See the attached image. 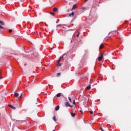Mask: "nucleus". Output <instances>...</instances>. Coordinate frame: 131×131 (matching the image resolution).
Returning <instances> with one entry per match:
<instances>
[{
  "mask_svg": "<svg viewBox=\"0 0 131 131\" xmlns=\"http://www.w3.org/2000/svg\"><path fill=\"white\" fill-rule=\"evenodd\" d=\"M14 96L16 97H19V93H15L14 94Z\"/></svg>",
  "mask_w": 131,
  "mask_h": 131,
  "instance_id": "obj_11",
  "label": "nucleus"
},
{
  "mask_svg": "<svg viewBox=\"0 0 131 131\" xmlns=\"http://www.w3.org/2000/svg\"><path fill=\"white\" fill-rule=\"evenodd\" d=\"M73 105H75V100H73Z\"/></svg>",
  "mask_w": 131,
  "mask_h": 131,
  "instance_id": "obj_21",
  "label": "nucleus"
},
{
  "mask_svg": "<svg viewBox=\"0 0 131 131\" xmlns=\"http://www.w3.org/2000/svg\"><path fill=\"white\" fill-rule=\"evenodd\" d=\"M104 48V44H101L99 47V50H102Z\"/></svg>",
  "mask_w": 131,
  "mask_h": 131,
  "instance_id": "obj_7",
  "label": "nucleus"
},
{
  "mask_svg": "<svg viewBox=\"0 0 131 131\" xmlns=\"http://www.w3.org/2000/svg\"><path fill=\"white\" fill-rule=\"evenodd\" d=\"M0 24H1V25H5V22H4L3 21L0 20Z\"/></svg>",
  "mask_w": 131,
  "mask_h": 131,
  "instance_id": "obj_10",
  "label": "nucleus"
},
{
  "mask_svg": "<svg viewBox=\"0 0 131 131\" xmlns=\"http://www.w3.org/2000/svg\"><path fill=\"white\" fill-rule=\"evenodd\" d=\"M77 8V5H76V4H75L73 6L72 10H74V9H76Z\"/></svg>",
  "mask_w": 131,
  "mask_h": 131,
  "instance_id": "obj_5",
  "label": "nucleus"
},
{
  "mask_svg": "<svg viewBox=\"0 0 131 131\" xmlns=\"http://www.w3.org/2000/svg\"><path fill=\"white\" fill-rule=\"evenodd\" d=\"M80 33H78L77 34V37H78V36H79V34H80Z\"/></svg>",
  "mask_w": 131,
  "mask_h": 131,
  "instance_id": "obj_25",
  "label": "nucleus"
},
{
  "mask_svg": "<svg viewBox=\"0 0 131 131\" xmlns=\"http://www.w3.org/2000/svg\"><path fill=\"white\" fill-rule=\"evenodd\" d=\"M71 115H72V117H74V116H75V114L71 113Z\"/></svg>",
  "mask_w": 131,
  "mask_h": 131,
  "instance_id": "obj_18",
  "label": "nucleus"
},
{
  "mask_svg": "<svg viewBox=\"0 0 131 131\" xmlns=\"http://www.w3.org/2000/svg\"><path fill=\"white\" fill-rule=\"evenodd\" d=\"M57 11H58V9L56 7H54L53 8V12H57Z\"/></svg>",
  "mask_w": 131,
  "mask_h": 131,
  "instance_id": "obj_9",
  "label": "nucleus"
},
{
  "mask_svg": "<svg viewBox=\"0 0 131 131\" xmlns=\"http://www.w3.org/2000/svg\"><path fill=\"white\" fill-rule=\"evenodd\" d=\"M90 113H91V114H94V112H93V111H90Z\"/></svg>",
  "mask_w": 131,
  "mask_h": 131,
  "instance_id": "obj_24",
  "label": "nucleus"
},
{
  "mask_svg": "<svg viewBox=\"0 0 131 131\" xmlns=\"http://www.w3.org/2000/svg\"><path fill=\"white\" fill-rule=\"evenodd\" d=\"M61 95H62V94H61V93H59L57 94L56 95L57 98H60V97H61Z\"/></svg>",
  "mask_w": 131,
  "mask_h": 131,
  "instance_id": "obj_6",
  "label": "nucleus"
},
{
  "mask_svg": "<svg viewBox=\"0 0 131 131\" xmlns=\"http://www.w3.org/2000/svg\"><path fill=\"white\" fill-rule=\"evenodd\" d=\"M58 65L59 67L61 66V64L60 63V62H59V60H58Z\"/></svg>",
  "mask_w": 131,
  "mask_h": 131,
  "instance_id": "obj_19",
  "label": "nucleus"
},
{
  "mask_svg": "<svg viewBox=\"0 0 131 131\" xmlns=\"http://www.w3.org/2000/svg\"><path fill=\"white\" fill-rule=\"evenodd\" d=\"M46 34H47V33H45Z\"/></svg>",
  "mask_w": 131,
  "mask_h": 131,
  "instance_id": "obj_31",
  "label": "nucleus"
},
{
  "mask_svg": "<svg viewBox=\"0 0 131 131\" xmlns=\"http://www.w3.org/2000/svg\"><path fill=\"white\" fill-rule=\"evenodd\" d=\"M13 31V30H12V29H10L9 30V32L10 33H11V32H12Z\"/></svg>",
  "mask_w": 131,
  "mask_h": 131,
  "instance_id": "obj_20",
  "label": "nucleus"
},
{
  "mask_svg": "<svg viewBox=\"0 0 131 131\" xmlns=\"http://www.w3.org/2000/svg\"><path fill=\"white\" fill-rule=\"evenodd\" d=\"M61 76V73H58L57 74V77H59V76Z\"/></svg>",
  "mask_w": 131,
  "mask_h": 131,
  "instance_id": "obj_15",
  "label": "nucleus"
},
{
  "mask_svg": "<svg viewBox=\"0 0 131 131\" xmlns=\"http://www.w3.org/2000/svg\"><path fill=\"white\" fill-rule=\"evenodd\" d=\"M69 16H70V17H72V16H74V12H72L71 14H69Z\"/></svg>",
  "mask_w": 131,
  "mask_h": 131,
  "instance_id": "obj_12",
  "label": "nucleus"
},
{
  "mask_svg": "<svg viewBox=\"0 0 131 131\" xmlns=\"http://www.w3.org/2000/svg\"><path fill=\"white\" fill-rule=\"evenodd\" d=\"M50 14H51V15H53V16H54V13H50Z\"/></svg>",
  "mask_w": 131,
  "mask_h": 131,
  "instance_id": "obj_27",
  "label": "nucleus"
},
{
  "mask_svg": "<svg viewBox=\"0 0 131 131\" xmlns=\"http://www.w3.org/2000/svg\"><path fill=\"white\" fill-rule=\"evenodd\" d=\"M64 105H65L66 107H70L71 108H72V107H73V106L70 105V104H69L67 102L64 103Z\"/></svg>",
  "mask_w": 131,
  "mask_h": 131,
  "instance_id": "obj_1",
  "label": "nucleus"
},
{
  "mask_svg": "<svg viewBox=\"0 0 131 131\" xmlns=\"http://www.w3.org/2000/svg\"><path fill=\"white\" fill-rule=\"evenodd\" d=\"M80 111L81 113V114H83V113H82V111Z\"/></svg>",
  "mask_w": 131,
  "mask_h": 131,
  "instance_id": "obj_29",
  "label": "nucleus"
},
{
  "mask_svg": "<svg viewBox=\"0 0 131 131\" xmlns=\"http://www.w3.org/2000/svg\"><path fill=\"white\" fill-rule=\"evenodd\" d=\"M59 109H60V106L57 105L56 106V107H55L56 111H58V110H59Z\"/></svg>",
  "mask_w": 131,
  "mask_h": 131,
  "instance_id": "obj_8",
  "label": "nucleus"
},
{
  "mask_svg": "<svg viewBox=\"0 0 131 131\" xmlns=\"http://www.w3.org/2000/svg\"><path fill=\"white\" fill-rule=\"evenodd\" d=\"M100 130H101V131H104V130L103 129V128H102V127L100 128Z\"/></svg>",
  "mask_w": 131,
  "mask_h": 131,
  "instance_id": "obj_26",
  "label": "nucleus"
},
{
  "mask_svg": "<svg viewBox=\"0 0 131 131\" xmlns=\"http://www.w3.org/2000/svg\"><path fill=\"white\" fill-rule=\"evenodd\" d=\"M53 120L56 121V117H53Z\"/></svg>",
  "mask_w": 131,
  "mask_h": 131,
  "instance_id": "obj_22",
  "label": "nucleus"
},
{
  "mask_svg": "<svg viewBox=\"0 0 131 131\" xmlns=\"http://www.w3.org/2000/svg\"><path fill=\"white\" fill-rule=\"evenodd\" d=\"M91 89V85H89L86 87V90H90Z\"/></svg>",
  "mask_w": 131,
  "mask_h": 131,
  "instance_id": "obj_14",
  "label": "nucleus"
},
{
  "mask_svg": "<svg viewBox=\"0 0 131 131\" xmlns=\"http://www.w3.org/2000/svg\"><path fill=\"white\" fill-rule=\"evenodd\" d=\"M62 26H63V25L62 24H59V25H58L56 27L57 28H58V27H62Z\"/></svg>",
  "mask_w": 131,
  "mask_h": 131,
  "instance_id": "obj_13",
  "label": "nucleus"
},
{
  "mask_svg": "<svg viewBox=\"0 0 131 131\" xmlns=\"http://www.w3.org/2000/svg\"><path fill=\"white\" fill-rule=\"evenodd\" d=\"M8 107H9L10 108H11V109H13V110H15L16 109L15 106L12 105L11 104H9Z\"/></svg>",
  "mask_w": 131,
  "mask_h": 131,
  "instance_id": "obj_2",
  "label": "nucleus"
},
{
  "mask_svg": "<svg viewBox=\"0 0 131 131\" xmlns=\"http://www.w3.org/2000/svg\"><path fill=\"white\" fill-rule=\"evenodd\" d=\"M88 1H89V0H85V3H86V2H88Z\"/></svg>",
  "mask_w": 131,
  "mask_h": 131,
  "instance_id": "obj_30",
  "label": "nucleus"
},
{
  "mask_svg": "<svg viewBox=\"0 0 131 131\" xmlns=\"http://www.w3.org/2000/svg\"><path fill=\"white\" fill-rule=\"evenodd\" d=\"M102 59H103V54H102V55H101V56H100V57H99L98 58V61H102Z\"/></svg>",
  "mask_w": 131,
  "mask_h": 131,
  "instance_id": "obj_3",
  "label": "nucleus"
},
{
  "mask_svg": "<svg viewBox=\"0 0 131 131\" xmlns=\"http://www.w3.org/2000/svg\"><path fill=\"white\" fill-rule=\"evenodd\" d=\"M22 97H23V95L21 94V95L19 97L20 99H21Z\"/></svg>",
  "mask_w": 131,
  "mask_h": 131,
  "instance_id": "obj_23",
  "label": "nucleus"
},
{
  "mask_svg": "<svg viewBox=\"0 0 131 131\" xmlns=\"http://www.w3.org/2000/svg\"><path fill=\"white\" fill-rule=\"evenodd\" d=\"M5 29V28L0 25V29Z\"/></svg>",
  "mask_w": 131,
  "mask_h": 131,
  "instance_id": "obj_16",
  "label": "nucleus"
},
{
  "mask_svg": "<svg viewBox=\"0 0 131 131\" xmlns=\"http://www.w3.org/2000/svg\"><path fill=\"white\" fill-rule=\"evenodd\" d=\"M69 101L70 102V103H72V101L71 100V98L70 97L68 98Z\"/></svg>",
  "mask_w": 131,
  "mask_h": 131,
  "instance_id": "obj_17",
  "label": "nucleus"
},
{
  "mask_svg": "<svg viewBox=\"0 0 131 131\" xmlns=\"http://www.w3.org/2000/svg\"><path fill=\"white\" fill-rule=\"evenodd\" d=\"M3 78H4V77H0V79H3Z\"/></svg>",
  "mask_w": 131,
  "mask_h": 131,
  "instance_id": "obj_28",
  "label": "nucleus"
},
{
  "mask_svg": "<svg viewBox=\"0 0 131 131\" xmlns=\"http://www.w3.org/2000/svg\"><path fill=\"white\" fill-rule=\"evenodd\" d=\"M66 54H63L62 56H61L59 58V59L58 60V62H61V59H63L64 58V56H65Z\"/></svg>",
  "mask_w": 131,
  "mask_h": 131,
  "instance_id": "obj_4",
  "label": "nucleus"
}]
</instances>
